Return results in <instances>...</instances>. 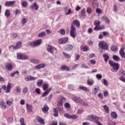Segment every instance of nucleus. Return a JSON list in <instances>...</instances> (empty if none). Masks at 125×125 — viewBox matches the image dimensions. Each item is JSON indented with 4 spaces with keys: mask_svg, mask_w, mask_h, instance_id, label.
<instances>
[{
    "mask_svg": "<svg viewBox=\"0 0 125 125\" xmlns=\"http://www.w3.org/2000/svg\"><path fill=\"white\" fill-rule=\"evenodd\" d=\"M108 63L110 65V66H111V67H112V72H113V73H116V72L118 71V70H119V68H120V66H119V64L115 63V62L109 60L108 61Z\"/></svg>",
    "mask_w": 125,
    "mask_h": 125,
    "instance_id": "nucleus-1",
    "label": "nucleus"
},
{
    "mask_svg": "<svg viewBox=\"0 0 125 125\" xmlns=\"http://www.w3.org/2000/svg\"><path fill=\"white\" fill-rule=\"evenodd\" d=\"M17 59H18L19 60H29L30 58L29 57V56L27 55L21 54L20 53H17Z\"/></svg>",
    "mask_w": 125,
    "mask_h": 125,
    "instance_id": "nucleus-2",
    "label": "nucleus"
},
{
    "mask_svg": "<svg viewBox=\"0 0 125 125\" xmlns=\"http://www.w3.org/2000/svg\"><path fill=\"white\" fill-rule=\"evenodd\" d=\"M73 101H75V102H77L78 103H80V104H81L82 105H83V106H86V107L88 106V104H87V103H85L78 97H73Z\"/></svg>",
    "mask_w": 125,
    "mask_h": 125,
    "instance_id": "nucleus-3",
    "label": "nucleus"
},
{
    "mask_svg": "<svg viewBox=\"0 0 125 125\" xmlns=\"http://www.w3.org/2000/svg\"><path fill=\"white\" fill-rule=\"evenodd\" d=\"M98 46L100 48L102 49H104V50H108L109 47H108V44L104 41H101L99 43Z\"/></svg>",
    "mask_w": 125,
    "mask_h": 125,
    "instance_id": "nucleus-4",
    "label": "nucleus"
},
{
    "mask_svg": "<svg viewBox=\"0 0 125 125\" xmlns=\"http://www.w3.org/2000/svg\"><path fill=\"white\" fill-rule=\"evenodd\" d=\"M42 42V39H38L35 41H32L29 43L30 46H39Z\"/></svg>",
    "mask_w": 125,
    "mask_h": 125,
    "instance_id": "nucleus-5",
    "label": "nucleus"
},
{
    "mask_svg": "<svg viewBox=\"0 0 125 125\" xmlns=\"http://www.w3.org/2000/svg\"><path fill=\"white\" fill-rule=\"evenodd\" d=\"M77 32V29L76 27L74 26V25L72 24L70 28V35L75 39L76 38V32Z\"/></svg>",
    "mask_w": 125,
    "mask_h": 125,
    "instance_id": "nucleus-6",
    "label": "nucleus"
},
{
    "mask_svg": "<svg viewBox=\"0 0 125 125\" xmlns=\"http://www.w3.org/2000/svg\"><path fill=\"white\" fill-rule=\"evenodd\" d=\"M21 45H22V42H19L18 43H17L16 45L15 46L13 45L9 46V49H10V48L12 47L13 49H19V48L21 47Z\"/></svg>",
    "mask_w": 125,
    "mask_h": 125,
    "instance_id": "nucleus-7",
    "label": "nucleus"
},
{
    "mask_svg": "<svg viewBox=\"0 0 125 125\" xmlns=\"http://www.w3.org/2000/svg\"><path fill=\"white\" fill-rule=\"evenodd\" d=\"M55 49H56L52 47V46H51V45H48V47H47V50L50 53L53 54Z\"/></svg>",
    "mask_w": 125,
    "mask_h": 125,
    "instance_id": "nucleus-8",
    "label": "nucleus"
},
{
    "mask_svg": "<svg viewBox=\"0 0 125 125\" xmlns=\"http://www.w3.org/2000/svg\"><path fill=\"white\" fill-rule=\"evenodd\" d=\"M58 42L60 44H62V43H64L65 42H68V38L64 37V38H61L59 40Z\"/></svg>",
    "mask_w": 125,
    "mask_h": 125,
    "instance_id": "nucleus-9",
    "label": "nucleus"
},
{
    "mask_svg": "<svg viewBox=\"0 0 125 125\" xmlns=\"http://www.w3.org/2000/svg\"><path fill=\"white\" fill-rule=\"evenodd\" d=\"M31 9H35V10H38L39 9V5L37 2H35L33 4L30 5V6Z\"/></svg>",
    "mask_w": 125,
    "mask_h": 125,
    "instance_id": "nucleus-10",
    "label": "nucleus"
},
{
    "mask_svg": "<svg viewBox=\"0 0 125 125\" xmlns=\"http://www.w3.org/2000/svg\"><path fill=\"white\" fill-rule=\"evenodd\" d=\"M15 4V1H9L5 3V6H13Z\"/></svg>",
    "mask_w": 125,
    "mask_h": 125,
    "instance_id": "nucleus-11",
    "label": "nucleus"
},
{
    "mask_svg": "<svg viewBox=\"0 0 125 125\" xmlns=\"http://www.w3.org/2000/svg\"><path fill=\"white\" fill-rule=\"evenodd\" d=\"M11 85H12V84L10 83H8L7 85V89L5 91L6 93H9L10 92V90H11Z\"/></svg>",
    "mask_w": 125,
    "mask_h": 125,
    "instance_id": "nucleus-12",
    "label": "nucleus"
},
{
    "mask_svg": "<svg viewBox=\"0 0 125 125\" xmlns=\"http://www.w3.org/2000/svg\"><path fill=\"white\" fill-rule=\"evenodd\" d=\"M44 67H45V64L41 63V64H39L38 65H36L35 67V69H36V70H38V69H42V68H44Z\"/></svg>",
    "mask_w": 125,
    "mask_h": 125,
    "instance_id": "nucleus-13",
    "label": "nucleus"
},
{
    "mask_svg": "<svg viewBox=\"0 0 125 125\" xmlns=\"http://www.w3.org/2000/svg\"><path fill=\"white\" fill-rule=\"evenodd\" d=\"M61 69L62 71H69L70 70V67L69 66H67L66 65H63L61 66Z\"/></svg>",
    "mask_w": 125,
    "mask_h": 125,
    "instance_id": "nucleus-14",
    "label": "nucleus"
},
{
    "mask_svg": "<svg viewBox=\"0 0 125 125\" xmlns=\"http://www.w3.org/2000/svg\"><path fill=\"white\" fill-rule=\"evenodd\" d=\"M29 61L33 64H39L40 61L37 59H31Z\"/></svg>",
    "mask_w": 125,
    "mask_h": 125,
    "instance_id": "nucleus-15",
    "label": "nucleus"
},
{
    "mask_svg": "<svg viewBox=\"0 0 125 125\" xmlns=\"http://www.w3.org/2000/svg\"><path fill=\"white\" fill-rule=\"evenodd\" d=\"M5 68L6 70H8V71H12L13 69V67L11 64L8 63L5 66Z\"/></svg>",
    "mask_w": 125,
    "mask_h": 125,
    "instance_id": "nucleus-16",
    "label": "nucleus"
},
{
    "mask_svg": "<svg viewBox=\"0 0 125 125\" xmlns=\"http://www.w3.org/2000/svg\"><path fill=\"white\" fill-rule=\"evenodd\" d=\"M92 4L93 8H96L97 7H98L99 4L98 2H97V0H94L92 2Z\"/></svg>",
    "mask_w": 125,
    "mask_h": 125,
    "instance_id": "nucleus-17",
    "label": "nucleus"
},
{
    "mask_svg": "<svg viewBox=\"0 0 125 125\" xmlns=\"http://www.w3.org/2000/svg\"><path fill=\"white\" fill-rule=\"evenodd\" d=\"M37 120L41 125H44V120L40 116L37 117Z\"/></svg>",
    "mask_w": 125,
    "mask_h": 125,
    "instance_id": "nucleus-18",
    "label": "nucleus"
},
{
    "mask_svg": "<svg viewBox=\"0 0 125 125\" xmlns=\"http://www.w3.org/2000/svg\"><path fill=\"white\" fill-rule=\"evenodd\" d=\"M48 109H49L48 106L46 105H44L43 107L42 108V110L43 113H47V112H48Z\"/></svg>",
    "mask_w": 125,
    "mask_h": 125,
    "instance_id": "nucleus-19",
    "label": "nucleus"
},
{
    "mask_svg": "<svg viewBox=\"0 0 125 125\" xmlns=\"http://www.w3.org/2000/svg\"><path fill=\"white\" fill-rule=\"evenodd\" d=\"M79 89H81V90H84V91H88V88L83 86V85H80L79 87Z\"/></svg>",
    "mask_w": 125,
    "mask_h": 125,
    "instance_id": "nucleus-20",
    "label": "nucleus"
},
{
    "mask_svg": "<svg viewBox=\"0 0 125 125\" xmlns=\"http://www.w3.org/2000/svg\"><path fill=\"white\" fill-rule=\"evenodd\" d=\"M46 34L45 33V32L43 31L42 32L40 33L38 35V38H43V37H45V35Z\"/></svg>",
    "mask_w": 125,
    "mask_h": 125,
    "instance_id": "nucleus-21",
    "label": "nucleus"
},
{
    "mask_svg": "<svg viewBox=\"0 0 125 125\" xmlns=\"http://www.w3.org/2000/svg\"><path fill=\"white\" fill-rule=\"evenodd\" d=\"M64 99V98L61 97L59 100L58 101L57 105L58 106H62V100Z\"/></svg>",
    "mask_w": 125,
    "mask_h": 125,
    "instance_id": "nucleus-22",
    "label": "nucleus"
},
{
    "mask_svg": "<svg viewBox=\"0 0 125 125\" xmlns=\"http://www.w3.org/2000/svg\"><path fill=\"white\" fill-rule=\"evenodd\" d=\"M94 83V80L93 79H88L87 81V84L88 85H92Z\"/></svg>",
    "mask_w": 125,
    "mask_h": 125,
    "instance_id": "nucleus-23",
    "label": "nucleus"
},
{
    "mask_svg": "<svg viewBox=\"0 0 125 125\" xmlns=\"http://www.w3.org/2000/svg\"><path fill=\"white\" fill-rule=\"evenodd\" d=\"M0 106L2 109H5L6 108V104L3 101H2L0 103Z\"/></svg>",
    "mask_w": 125,
    "mask_h": 125,
    "instance_id": "nucleus-24",
    "label": "nucleus"
},
{
    "mask_svg": "<svg viewBox=\"0 0 125 125\" xmlns=\"http://www.w3.org/2000/svg\"><path fill=\"white\" fill-rule=\"evenodd\" d=\"M49 91H50V89H49L47 90L46 91L43 92L42 95V97H45V96H46V95L49 93Z\"/></svg>",
    "mask_w": 125,
    "mask_h": 125,
    "instance_id": "nucleus-25",
    "label": "nucleus"
},
{
    "mask_svg": "<svg viewBox=\"0 0 125 125\" xmlns=\"http://www.w3.org/2000/svg\"><path fill=\"white\" fill-rule=\"evenodd\" d=\"M103 57L104 59V62H108V60L109 58V56H108V55H107V54H104L103 55Z\"/></svg>",
    "mask_w": 125,
    "mask_h": 125,
    "instance_id": "nucleus-26",
    "label": "nucleus"
},
{
    "mask_svg": "<svg viewBox=\"0 0 125 125\" xmlns=\"http://www.w3.org/2000/svg\"><path fill=\"white\" fill-rule=\"evenodd\" d=\"M113 60H114V61H117V62H119V61H120V60H121L120 58L118 56H116V55H114L113 56Z\"/></svg>",
    "mask_w": 125,
    "mask_h": 125,
    "instance_id": "nucleus-27",
    "label": "nucleus"
},
{
    "mask_svg": "<svg viewBox=\"0 0 125 125\" xmlns=\"http://www.w3.org/2000/svg\"><path fill=\"white\" fill-rule=\"evenodd\" d=\"M66 49V50H72V49H73V45L71 44L67 45Z\"/></svg>",
    "mask_w": 125,
    "mask_h": 125,
    "instance_id": "nucleus-28",
    "label": "nucleus"
},
{
    "mask_svg": "<svg viewBox=\"0 0 125 125\" xmlns=\"http://www.w3.org/2000/svg\"><path fill=\"white\" fill-rule=\"evenodd\" d=\"M89 49V48H88V46L87 45H85L83 46V48H82V50L84 52H85L86 51H88Z\"/></svg>",
    "mask_w": 125,
    "mask_h": 125,
    "instance_id": "nucleus-29",
    "label": "nucleus"
},
{
    "mask_svg": "<svg viewBox=\"0 0 125 125\" xmlns=\"http://www.w3.org/2000/svg\"><path fill=\"white\" fill-rule=\"evenodd\" d=\"M74 24L76 25L77 27H80V21L77 20H75L73 21Z\"/></svg>",
    "mask_w": 125,
    "mask_h": 125,
    "instance_id": "nucleus-30",
    "label": "nucleus"
},
{
    "mask_svg": "<svg viewBox=\"0 0 125 125\" xmlns=\"http://www.w3.org/2000/svg\"><path fill=\"white\" fill-rule=\"evenodd\" d=\"M42 83H43V81H42V80H39L37 82V85L38 86H41L42 84Z\"/></svg>",
    "mask_w": 125,
    "mask_h": 125,
    "instance_id": "nucleus-31",
    "label": "nucleus"
},
{
    "mask_svg": "<svg viewBox=\"0 0 125 125\" xmlns=\"http://www.w3.org/2000/svg\"><path fill=\"white\" fill-rule=\"evenodd\" d=\"M111 116L113 119H117L118 118V115H117L116 113L114 112L111 113Z\"/></svg>",
    "mask_w": 125,
    "mask_h": 125,
    "instance_id": "nucleus-32",
    "label": "nucleus"
},
{
    "mask_svg": "<svg viewBox=\"0 0 125 125\" xmlns=\"http://www.w3.org/2000/svg\"><path fill=\"white\" fill-rule=\"evenodd\" d=\"M86 12L87 13H88V14H91V13H92V9H91V8H87L86 10Z\"/></svg>",
    "mask_w": 125,
    "mask_h": 125,
    "instance_id": "nucleus-33",
    "label": "nucleus"
},
{
    "mask_svg": "<svg viewBox=\"0 0 125 125\" xmlns=\"http://www.w3.org/2000/svg\"><path fill=\"white\" fill-rule=\"evenodd\" d=\"M26 107L30 112H32V105L29 104H26Z\"/></svg>",
    "mask_w": 125,
    "mask_h": 125,
    "instance_id": "nucleus-34",
    "label": "nucleus"
},
{
    "mask_svg": "<svg viewBox=\"0 0 125 125\" xmlns=\"http://www.w3.org/2000/svg\"><path fill=\"white\" fill-rule=\"evenodd\" d=\"M94 25L96 27H98V26L100 25V21H99L96 20L94 22Z\"/></svg>",
    "mask_w": 125,
    "mask_h": 125,
    "instance_id": "nucleus-35",
    "label": "nucleus"
},
{
    "mask_svg": "<svg viewBox=\"0 0 125 125\" xmlns=\"http://www.w3.org/2000/svg\"><path fill=\"white\" fill-rule=\"evenodd\" d=\"M21 4L23 7H26L28 5V2L26 1H23Z\"/></svg>",
    "mask_w": 125,
    "mask_h": 125,
    "instance_id": "nucleus-36",
    "label": "nucleus"
},
{
    "mask_svg": "<svg viewBox=\"0 0 125 125\" xmlns=\"http://www.w3.org/2000/svg\"><path fill=\"white\" fill-rule=\"evenodd\" d=\"M54 114L55 117L58 116V110L56 108L54 109Z\"/></svg>",
    "mask_w": 125,
    "mask_h": 125,
    "instance_id": "nucleus-37",
    "label": "nucleus"
},
{
    "mask_svg": "<svg viewBox=\"0 0 125 125\" xmlns=\"http://www.w3.org/2000/svg\"><path fill=\"white\" fill-rule=\"evenodd\" d=\"M42 87L43 90H46V89L48 88V85L47 84H43Z\"/></svg>",
    "mask_w": 125,
    "mask_h": 125,
    "instance_id": "nucleus-38",
    "label": "nucleus"
},
{
    "mask_svg": "<svg viewBox=\"0 0 125 125\" xmlns=\"http://www.w3.org/2000/svg\"><path fill=\"white\" fill-rule=\"evenodd\" d=\"M103 19H104L106 23H110V20L108 18H107L106 17H103Z\"/></svg>",
    "mask_w": 125,
    "mask_h": 125,
    "instance_id": "nucleus-39",
    "label": "nucleus"
},
{
    "mask_svg": "<svg viewBox=\"0 0 125 125\" xmlns=\"http://www.w3.org/2000/svg\"><path fill=\"white\" fill-rule=\"evenodd\" d=\"M6 103L7 105H8V106H9V107H10V106H11L12 105V102L9 100L7 101Z\"/></svg>",
    "mask_w": 125,
    "mask_h": 125,
    "instance_id": "nucleus-40",
    "label": "nucleus"
},
{
    "mask_svg": "<svg viewBox=\"0 0 125 125\" xmlns=\"http://www.w3.org/2000/svg\"><path fill=\"white\" fill-rule=\"evenodd\" d=\"M71 12H72V10H71V9H69L65 12V14H66V15H70V14H71Z\"/></svg>",
    "mask_w": 125,
    "mask_h": 125,
    "instance_id": "nucleus-41",
    "label": "nucleus"
},
{
    "mask_svg": "<svg viewBox=\"0 0 125 125\" xmlns=\"http://www.w3.org/2000/svg\"><path fill=\"white\" fill-rule=\"evenodd\" d=\"M96 12L98 13V14H100V13H102V10H101L100 8H97L96 10Z\"/></svg>",
    "mask_w": 125,
    "mask_h": 125,
    "instance_id": "nucleus-42",
    "label": "nucleus"
},
{
    "mask_svg": "<svg viewBox=\"0 0 125 125\" xmlns=\"http://www.w3.org/2000/svg\"><path fill=\"white\" fill-rule=\"evenodd\" d=\"M103 83H104V85H108V81L106 79H103Z\"/></svg>",
    "mask_w": 125,
    "mask_h": 125,
    "instance_id": "nucleus-43",
    "label": "nucleus"
},
{
    "mask_svg": "<svg viewBox=\"0 0 125 125\" xmlns=\"http://www.w3.org/2000/svg\"><path fill=\"white\" fill-rule=\"evenodd\" d=\"M96 77L98 80H101L102 79V75L101 74H97Z\"/></svg>",
    "mask_w": 125,
    "mask_h": 125,
    "instance_id": "nucleus-44",
    "label": "nucleus"
},
{
    "mask_svg": "<svg viewBox=\"0 0 125 125\" xmlns=\"http://www.w3.org/2000/svg\"><path fill=\"white\" fill-rule=\"evenodd\" d=\"M52 99V95H50L48 97L46 98V100L47 101H50Z\"/></svg>",
    "mask_w": 125,
    "mask_h": 125,
    "instance_id": "nucleus-45",
    "label": "nucleus"
},
{
    "mask_svg": "<svg viewBox=\"0 0 125 125\" xmlns=\"http://www.w3.org/2000/svg\"><path fill=\"white\" fill-rule=\"evenodd\" d=\"M30 79H31V78H30V76L25 77L24 78V80L26 82H30V81H31Z\"/></svg>",
    "mask_w": 125,
    "mask_h": 125,
    "instance_id": "nucleus-46",
    "label": "nucleus"
},
{
    "mask_svg": "<svg viewBox=\"0 0 125 125\" xmlns=\"http://www.w3.org/2000/svg\"><path fill=\"white\" fill-rule=\"evenodd\" d=\"M78 118V115H72L71 116L70 119H72V120H76Z\"/></svg>",
    "mask_w": 125,
    "mask_h": 125,
    "instance_id": "nucleus-47",
    "label": "nucleus"
},
{
    "mask_svg": "<svg viewBox=\"0 0 125 125\" xmlns=\"http://www.w3.org/2000/svg\"><path fill=\"white\" fill-rule=\"evenodd\" d=\"M111 49L112 51H116V50H117V49H118V48L116 46H112L111 47Z\"/></svg>",
    "mask_w": 125,
    "mask_h": 125,
    "instance_id": "nucleus-48",
    "label": "nucleus"
},
{
    "mask_svg": "<svg viewBox=\"0 0 125 125\" xmlns=\"http://www.w3.org/2000/svg\"><path fill=\"white\" fill-rule=\"evenodd\" d=\"M21 23L22 24H26L27 23V19L26 18H23L21 20Z\"/></svg>",
    "mask_w": 125,
    "mask_h": 125,
    "instance_id": "nucleus-49",
    "label": "nucleus"
},
{
    "mask_svg": "<svg viewBox=\"0 0 125 125\" xmlns=\"http://www.w3.org/2000/svg\"><path fill=\"white\" fill-rule=\"evenodd\" d=\"M64 116L65 118H67V119H71V115H70L69 114L65 113L64 114Z\"/></svg>",
    "mask_w": 125,
    "mask_h": 125,
    "instance_id": "nucleus-50",
    "label": "nucleus"
},
{
    "mask_svg": "<svg viewBox=\"0 0 125 125\" xmlns=\"http://www.w3.org/2000/svg\"><path fill=\"white\" fill-rule=\"evenodd\" d=\"M63 55H64L65 57H66V58H70L71 56L69 55V54H67L65 52H63Z\"/></svg>",
    "mask_w": 125,
    "mask_h": 125,
    "instance_id": "nucleus-51",
    "label": "nucleus"
},
{
    "mask_svg": "<svg viewBox=\"0 0 125 125\" xmlns=\"http://www.w3.org/2000/svg\"><path fill=\"white\" fill-rule=\"evenodd\" d=\"M119 80L122 82H123V83H125V77L121 76L119 78Z\"/></svg>",
    "mask_w": 125,
    "mask_h": 125,
    "instance_id": "nucleus-52",
    "label": "nucleus"
},
{
    "mask_svg": "<svg viewBox=\"0 0 125 125\" xmlns=\"http://www.w3.org/2000/svg\"><path fill=\"white\" fill-rule=\"evenodd\" d=\"M105 111H106V112H109V108L108 107V106H107V105H104L103 106Z\"/></svg>",
    "mask_w": 125,
    "mask_h": 125,
    "instance_id": "nucleus-53",
    "label": "nucleus"
},
{
    "mask_svg": "<svg viewBox=\"0 0 125 125\" xmlns=\"http://www.w3.org/2000/svg\"><path fill=\"white\" fill-rule=\"evenodd\" d=\"M94 116L93 115H89L88 116V120H89V121H92L93 120Z\"/></svg>",
    "mask_w": 125,
    "mask_h": 125,
    "instance_id": "nucleus-54",
    "label": "nucleus"
},
{
    "mask_svg": "<svg viewBox=\"0 0 125 125\" xmlns=\"http://www.w3.org/2000/svg\"><path fill=\"white\" fill-rule=\"evenodd\" d=\"M9 13H10L9 10H6L5 12V16H6V17H7L8 16H9Z\"/></svg>",
    "mask_w": 125,
    "mask_h": 125,
    "instance_id": "nucleus-55",
    "label": "nucleus"
},
{
    "mask_svg": "<svg viewBox=\"0 0 125 125\" xmlns=\"http://www.w3.org/2000/svg\"><path fill=\"white\" fill-rule=\"evenodd\" d=\"M27 91H28V88L24 87L23 90H22V92L23 93H26V92H27Z\"/></svg>",
    "mask_w": 125,
    "mask_h": 125,
    "instance_id": "nucleus-56",
    "label": "nucleus"
},
{
    "mask_svg": "<svg viewBox=\"0 0 125 125\" xmlns=\"http://www.w3.org/2000/svg\"><path fill=\"white\" fill-rule=\"evenodd\" d=\"M64 107L65 108H70V104L68 103H66L65 104H64Z\"/></svg>",
    "mask_w": 125,
    "mask_h": 125,
    "instance_id": "nucleus-57",
    "label": "nucleus"
},
{
    "mask_svg": "<svg viewBox=\"0 0 125 125\" xmlns=\"http://www.w3.org/2000/svg\"><path fill=\"white\" fill-rule=\"evenodd\" d=\"M30 81H36L37 80V77H34L31 75H30Z\"/></svg>",
    "mask_w": 125,
    "mask_h": 125,
    "instance_id": "nucleus-58",
    "label": "nucleus"
},
{
    "mask_svg": "<svg viewBox=\"0 0 125 125\" xmlns=\"http://www.w3.org/2000/svg\"><path fill=\"white\" fill-rule=\"evenodd\" d=\"M98 96L100 99H103V94H102V93H99Z\"/></svg>",
    "mask_w": 125,
    "mask_h": 125,
    "instance_id": "nucleus-59",
    "label": "nucleus"
},
{
    "mask_svg": "<svg viewBox=\"0 0 125 125\" xmlns=\"http://www.w3.org/2000/svg\"><path fill=\"white\" fill-rule=\"evenodd\" d=\"M81 57V56L79 54H77L75 56V61H78V59H80V58Z\"/></svg>",
    "mask_w": 125,
    "mask_h": 125,
    "instance_id": "nucleus-60",
    "label": "nucleus"
},
{
    "mask_svg": "<svg viewBox=\"0 0 125 125\" xmlns=\"http://www.w3.org/2000/svg\"><path fill=\"white\" fill-rule=\"evenodd\" d=\"M8 123H12V122H13V118H12V117L9 118V119L8 120Z\"/></svg>",
    "mask_w": 125,
    "mask_h": 125,
    "instance_id": "nucleus-61",
    "label": "nucleus"
},
{
    "mask_svg": "<svg viewBox=\"0 0 125 125\" xmlns=\"http://www.w3.org/2000/svg\"><path fill=\"white\" fill-rule=\"evenodd\" d=\"M12 37H13V39H16V38H17V33H13Z\"/></svg>",
    "mask_w": 125,
    "mask_h": 125,
    "instance_id": "nucleus-62",
    "label": "nucleus"
},
{
    "mask_svg": "<svg viewBox=\"0 0 125 125\" xmlns=\"http://www.w3.org/2000/svg\"><path fill=\"white\" fill-rule=\"evenodd\" d=\"M60 33L61 35H65V30L64 29H61Z\"/></svg>",
    "mask_w": 125,
    "mask_h": 125,
    "instance_id": "nucleus-63",
    "label": "nucleus"
},
{
    "mask_svg": "<svg viewBox=\"0 0 125 125\" xmlns=\"http://www.w3.org/2000/svg\"><path fill=\"white\" fill-rule=\"evenodd\" d=\"M50 125H57V122H52L50 124Z\"/></svg>",
    "mask_w": 125,
    "mask_h": 125,
    "instance_id": "nucleus-64",
    "label": "nucleus"
}]
</instances>
